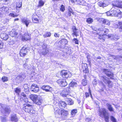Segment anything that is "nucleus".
Here are the masks:
<instances>
[{
  "label": "nucleus",
  "instance_id": "obj_54",
  "mask_svg": "<svg viewBox=\"0 0 122 122\" xmlns=\"http://www.w3.org/2000/svg\"><path fill=\"white\" fill-rule=\"evenodd\" d=\"M65 6L63 5H61L60 8V10L61 11L63 12L65 10Z\"/></svg>",
  "mask_w": 122,
  "mask_h": 122
},
{
  "label": "nucleus",
  "instance_id": "obj_31",
  "mask_svg": "<svg viewBox=\"0 0 122 122\" xmlns=\"http://www.w3.org/2000/svg\"><path fill=\"white\" fill-rule=\"evenodd\" d=\"M38 97L36 95H31L30 96V98L34 102Z\"/></svg>",
  "mask_w": 122,
  "mask_h": 122
},
{
  "label": "nucleus",
  "instance_id": "obj_63",
  "mask_svg": "<svg viewBox=\"0 0 122 122\" xmlns=\"http://www.w3.org/2000/svg\"><path fill=\"white\" fill-rule=\"evenodd\" d=\"M90 94L86 92L85 93V96L86 98L89 97V96Z\"/></svg>",
  "mask_w": 122,
  "mask_h": 122
},
{
  "label": "nucleus",
  "instance_id": "obj_24",
  "mask_svg": "<svg viewBox=\"0 0 122 122\" xmlns=\"http://www.w3.org/2000/svg\"><path fill=\"white\" fill-rule=\"evenodd\" d=\"M73 33L72 35H75V36H78L79 34V30L75 26H74L72 28Z\"/></svg>",
  "mask_w": 122,
  "mask_h": 122
},
{
  "label": "nucleus",
  "instance_id": "obj_10",
  "mask_svg": "<svg viewBox=\"0 0 122 122\" xmlns=\"http://www.w3.org/2000/svg\"><path fill=\"white\" fill-rule=\"evenodd\" d=\"M112 8H114L115 9H118L119 8H122V1L119 2L116 1L115 3H112Z\"/></svg>",
  "mask_w": 122,
  "mask_h": 122
},
{
  "label": "nucleus",
  "instance_id": "obj_17",
  "mask_svg": "<svg viewBox=\"0 0 122 122\" xmlns=\"http://www.w3.org/2000/svg\"><path fill=\"white\" fill-rule=\"evenodd\" d=\"M21 21L22 23L25 25L27 27L30 22V20L26 18H23L21 19Z\"/></svg>",
  "mask_w": 122,
  "mask_h": 122
},
{
  "label": "nucleus",
  "instance_id": "obj_35",
  "mask_svg": "<svg viewBox=\"0 0 122 122\" xmlns=\"http://www.w3.org/2000/svg\"><path fill=\"white\" fill-rule=\"evenodd\" d=\"M55 113L56 116L60 115V112L61 110L59 109L58 108H56L54 109Z\"/></svg>",
  "mask_w": 122,
  "mask_h": 122
},
{
  "label": "nucleus",
  "instance_id": "obj_32",
  "mask_svg": "<svg viewBox=\"0 0 122 122\" xmlns=\"http://www.w3.org/2000/svg\"><path fill=\"white\" fill-rule=\"evenodd\" d=\"M101 21L103 22V23L107 25H109L110 24V22L109 20H108L104 19H102Z\"/></svg>",
  "mask_w": 122,
  "mask_h": 122
},
{
  "label": "nucleus",
  "instance_id": "obj_64",
  "mask_svg": "<svg viewBox=\"0 0 122 122\" xmlns=\"http://www.w3.org/2000/svg\"><path fill=\"white\" fill-rule=\"evenodd\" d=\"M59 35L55 33L54 34V36L56 37H58L59 36Z\"/></svg>",
  "mask_w": 122,
  "mask_h": 122
},
{
  "label": "nucleus",
  "instance_id": "obj_40",
  "mask_svg": "<svg viewBox=\"0 0 122 122\" xmlns=\"http://www.w3.org/2000/svg\"><path fill=\"white\" fill-rule=\"evenodd\" d=\"M51 34L50 32H47L45 33L43 35V36L45 38L47 37H50L51 36Z\"/></svg>",
  "mask_w": 122,
  "mask_h": 122
},
{
  "label": "nucleus",
  "instance_id": "obj_44",
  "mask_svg": "<svg viewBox=\"0 0 122 122\" xmlns=\"http://www.w3.org/2000/svg\"><path fill=\"white\" fill-rule=\"evenodd\" d=\"M86 21L88 23L90 24L93 22V19L91 18H89L86 19Z\"/></svg>",
  "mask_w": 122,
  "mask_h": 122
},
{
  "label": "nucleus",
  "instance_id": "obj_18",
  "mask_svg": "<svg viewBox=\"0 0 122 122\" xmlns=\"http://www.w3.org/2000/svg\"><path fill=\"white\" fill-rule=\"evenodd\" d=\"M43 100L42 99L41 97L39 96L37 99L34 103L38 105H40L43 102Z\"/></svg>",
  "mask_w": 122,
  "mask_h": 122
},
{
  "label": "nucleus",
  "instance_id": "obj_19",
  "mask_svg": "<svg viewBox=\"0 0 122 122\" xmlns=\"http://www.w3.org/2000/svg\"><path fill=\"white\" fill-rule=\"evenodd\" d=\"M10 35L12 37H18V33L15 29H13L10 32Z\"/></svg>",
  "mask_w": 122,
  "mask_h": 122
},
{
  "label": "nucleus",
  "instance_id": "obj_8",
  "mask_svg": "<svg viewBox=\"0 0 122 122\" xmlns=\"http://www.w3.org/2000/svg\"><path fill=\"white\" fill-rule=\"evenodd\" d=\"M56 82L61 87L65 86L67 84V83L65 80L59 79Z\"/></svg>",
  "mask_w": 122,
  "mask_h": 122
},
{
  "label": "nucleus",
  "instance_id": "obj_22",
  "mask_svg": "<svg viewBox=\"0 0 122 122\" xmlns=\"http://www.w3.org/2000/svg\"><path fill=\"white\" fill-rule=\"evenodd\" d=\"M98 4L99 6L103 7H106L109 4L108 2L106 1H99L98 2Z\"/></svg>",
  "mask_w": 122,
  "mask_h": 122
},
{
  "label": "nucleus",
  "instance_id": "obj_43",
  "mask_svg": "<svg viewBox=\"0 0 122 122\" xmlns=\"http://www.w3.org/2000/svg\"><path fill=\"white\" fill-rule=\"evenodd\" d=\"M68 104L70 105H71L73 104V101L70 99H67V100Z\"/></svg>",
  "mask_w": 122,
  "mask_h": 122
},
{
  "label": "nucleus",
  "instance_id": "obj_46",
  "mask_svg": "<svg viewBox=\"0 0 122 122\" xmlns=\"http://www.w3.org/2000/svg\"><path fill=\"white\" fill-rule=\"evenodd\" d=\"M25 91H27L29 90V87L28 84H25L23 86Z\"/></svg>",
  "mask_w": 122,
  "mask_h": 122
},
{
  "label": "nucleus",
  "instance_id": "obj_7",
  "mask_svg": "<svg viewBox=\"0 0 122 122\" xmlns=\"http://www.w3.org/2000/svg\"><path fill=\"white\" fill-rule=\"evenodd\" d=\"M108 32V30L107 29L105 28L103 30L102 29H100V31L99 32V34H100L99 35V37H98L99 39H103V35H105L106 33H107Z\"/></svg>",
  "mask_w": 122,
  "mask_h": 122
},
{
  "label": "nucleus",
  "instance_id": "obj_13",
  "mask_svg": "<svg viewBox=\"0 0 122 122\" xmlns=\"http://www.w3.org/2000/svg\"><path fill=\"white\" fill-rule=\"evenodd\" d=\"M61 75L64 78H67L70 76V75L69 73L67 72V71L65 70L62 71L60 73Z\"/></svg>",
  "mask_w": 122,
  "mask_h": 122
},
{
  "label": "nucleus",
  "instance_id": "obj_59",
  "mask_svg": "<svg viewBox=\"0 0 122 122\" xmlns=\"http://www.w3.org/2000/svg\"><path fill=\"white\" fill-rule=\"evenodd\" d=\"M3 44L2 42L0 40V49L2 48L3 47Z\"/></svg>",
  "mask_w": 122,
  "mask_h": 122
},
{
  "label": "nucleus",
  "instance_id": "obj_26",
  "mask_svg": "<svg viewBox=\"0 0 122 122\" xmlns=\"http://www.w3.org/2000/svg\"><path fill=\"white\" fill-rule=\"evenodd\" d=\"M76 4L80 5H85L86 4V2L83 0H76Z\"/></svg>",
  "mask_w": 122,
  "mask_h": 122
},
{
  "label": "nucleus",
  "instance_id": "obj_20",
  "mask_svg": "<svg viewBox=\"0 0 122 122\" xmlns=\"http://www.w3.org/2000/svg\"><path fill=\"white\" fill-rule=\"evenodd\" d=\"M25 76L23 74L18 75L16 77L15 79L18 82H20L24 79Z\"/></svg>",
  "mask_w": 122,
  "mask_h": 122
},
{
  "label": "nucleus",
  "instance_id": "obj_28",
  "mask_svg": "<svg viewBox=\"0 0 122 122\" xmlns=\"http://www.w3.org/2000/svg\"><path fill=\"white\" fill-rule=\"evenodd\" d=\"M68 112L64 110H62L60 112V115L63 117L67 116L68 114Z\"/></svg>",
  "mask_w": 122,
  "mask_h": 122
},
{
  "label": "nucleus",
  "instance_id": "obj_14",
  "mask_svg": "<svg viewBox=\"0 0 122 122\" xmlns=\"http://www.w3.org/2000/svg\"><path fill=\"white\" fill-rule=\"evenodd\" d=\"M41 88L46 92H51L53 90L52 88L48 85H43L42 86Z\"/></svg>",
  "mask_w": 122,
  "mask_h": 122
},
{
  "label": "nucleus",
  "instance_id": "obj_55",
  "mask_svg": "<svg viewBox=\"0 0 122 122\" xmlns=\"http://www.w3.org/2000/svg\"><path fill=\"white\" fill-rule=\"evenodd\" d=\"M106 15L107 16H112L111 10L107 12L106 13Z\"/></svg>",
  "mask_w": 122,
  "mask_h": 122
},
{
  "label": "nucleus",
  "instance_id": "obj_52",
  "mask_svg": "<svg viewBox=\"0 0 122 122\" xmlns=\"http://www.w3.org/2000/svg\"><path fill=\"white\" fill-rule=\"evenodd\" d=\"M26 97V95L23 92L21 94V98L20 100H22V99Z\"/></svg>",
  "mask_w": 122,
  "mask_h": 122
},
{
  "label": "nucleus",
  "instance_id": "obj_37",
  "mask_svg": "<svg viewBox=\"0 0 122 122\" xmlns=\"http://www.w3.org/2000/svg\"><path fill=\"white\" fill-rule=\"evenodd\" d=\"M77 112V110L76 109H73L71 112V117H74Z\"/></svg>",
  "mask_w": 122,
  "mask_h": 122
},
{
  "label": "nucleus",
  "instance_id": "obj_50",
  "mask_svg": "<svg viewBox=\"0 0 122 122\" xmlns=\"http://www.w3.org/2000/svg\"><path fill=\"white\" fill-rule=\"evenodd\" d=\"M9 15L11 16L15 17H17L18 15H17L16 14H14L13 13H10L9 14Z\"/></svg>",
  "mask_w": 122,
  "mask_h": 122
},
{
  "label": "nucleus",
  "instance_id": "obj_30",
  "mask_svg": "<svg viewBox=\"0 0 122 122\" xmlns=\"http://www.w3.org/2000/svg\"><path fill=\"white\" fill-rule=\"evenodd\" d=\"M23 100V101L25 102V104L24 105L23 107H25V106H28V104H30V102L28 101V98L25 97L24 98H23L22 99V100Z\"/></svg>",
  "mask_w": 122,
  "mask_h": 122
},
{
  "label": "nucleus",
  "instance_id": "obj_5",
  "mask_svg": "<svg viewBox=\"0 0 122 122\" xmlns=\"http://www.w3.org/2000/svg\"><path fill=\"white\" fill-rule=\"evenodd\" d=\"M70 88L69 87L65 88L60 93V95L62 97H66L70 92Z\"/></svg>",
  "mask_w": 122,
  "mask_h": 122
},
{
  "label": "nucleus",
  "instance_id": "obj_51",
  "mask_svg": "<svg viewBox=\"0 0 122 122\" xmlns=\"http://www.w3.org/2000/svg\"><path fill=\"white\" fill-rule=\"evenodd\" d=\"M72 41L73 42L75 43V44H78L79 41L77 39L74 38L73 39Z\"/></svg>",
  "mask_w": 122,
  "mask_h": 122
},
{
  "label": "nucleus",
  "instance_id": "obj_36",
  "mask_svg": "<svg viewBox=\"0 0 122 122\" xmlns=\"http://www.w3.org/2000/svg\"><path fill=\"white\" fill-rule=\"evenodd\" d=\"M106 106H107L108 110L111 112H112L114 111V109L112 105L110 104L107 103L106 104Z\"/></svg>",
  "mask_w": 122,
  "mask_h": 122
},
{
  "label": "nucleus",
  "instance_id": "obj_25",
  "mask_svg": "<svg viewBox=\"0 0 122 122\" xmlns=\"http://www.w3.org/2000/svg\"><path fill=\"white\" fill-rule=\"evenodd\" d=\"M0 36L1 38L4 40H7L9 38L8 35L5 33H2L1 34Z\"/></svg>",
  "mask_w": 122,
  "mask_h": 122
},
{
  "label": "nucleus",
  "instance_id": "obj_34",
  "mask_svg": "<svg viewBox=\"0 0 122 122\" xmlns=\"http://www.w3.org/2000/svg\"><path fill=\"white\" fill-rule=\"evenodd\" d=\"M114 8H112L111 9L112 13V16H116L117 15V13L118 12L117 10H114ZM114 9H115L114 8Z\"/></svg>",
  "mask_w": 122,
  "mask_h": 122
},
{
  "label": "nucleus",
  "instance_id": "obj_57",
  "mask_svg": "<svg viewBox=\"0 0 122 122\" xmlns=\"http://www.w3.org/2000/svg\"><path fill=\"white\" fill-rule=\"evenodd\" d=\"M118 27L121 29H122V21L119 22L118 23Z\"/></svg>",
  "mask_w": 122,
  "mask_h": 122
},
{
  "label": "nucleus",
  "instance_id": "obj_33",
  "mask_svg": "<svg viewBox=\"0 0 122 122\" xmlns=\"http://www.w3.org/2000/svg\"><path fill=\"white\" fill-rule=\"evenodd\" d=\"M45 3V1L43 0H40L39 1L38 5L37 7H41L43 6Z\"/></svg>",
  "mask_w": 122,
  "mask_h": 122
},
{
  "label": "nucleus",
  "instance_id": "obj_2",
  "mask_svg": "<svg viewBox=\"0 0 122 122\" xmlns=\"http://www.w3.org/2000/svg\"><path fill=\"white\" fill-rule=\"evenodd\" d=\"M28 105L25 107H23V110L26 112L28 113L30 115L35 114L36 112V111L32 105L28 104Z\"/></svg>",
  "mask_w": 122,
  "mask_h": 122
},
{
  "label": "nucleus",
  "instance_id": "obj_49",
  "mask_svg": "<svg viewBox=\"0 0 122 122\" xmlns=\"http://www.w3.org/2000/svg\"><path fill=\"white\" fill-rule=\"evenodd\" d=\"M7 119L6 117H1V120L3 122H6L7 121Z\"/></svg>",
  "mask_w": 122,
  "mask_h": 122
},
{
  "label": "nucleus",
  "instance_id": "obj_4",
  "mask_svg": "<svg viewBox=\"0 0 122 122\" xmlns=\"http://www.w3.org/2000/svg\"><path fill=\"white\" fill-rule=\"evenodd\" d=\"M0 106L2 108L1 110L2 113L5 116L9 115L10 112V108L5 105L1 104Z\"/></svg>",
  "mask_w": 122,
  "mask_h": 122
},
{
  "label": "nucleus",
  "instance_id": "obj_41",
  "mask_svg": "<svg viewBox=\"0 0 122 122\" xmlns=\"http://www.w3.org/2000/svg\"><path fill=\"white\" fill-rule=\"evenodd\" d=\"M21 90V89L18 87L15 88L14 89L15 92L18 95H19V94Z\"/></svg>",
  "mask_w": 122,
  "mask_h": 122
},
{
  "label": "nucleus",
  "instance_id": "obj_38",
  "mask_svg": "<svg viewBox=\"0 0 122 122\" xmlns=\"http://www.w3.org/2000/svg\"><path fill=\"white\" fill-rule=\"evenodd\" d=\"M48 50L47 48H45L43 49L42 52V54L44 56H45L47 54H49V53H48Z\"/></svg>",
  "mask_w": 122,
  "mask_h": 122
},
{
  "label": "nucleus",
  "instance_id": "obj_53",
  "mask_svg": "<svg viewBox=\"0 0 122 122\" xmlns=\"http://www.w3.org/2000/svg\"><path fill=\"white\" fill-rule=\"evenodd\" d=\"M110 118L111 120L113 122H117L116 120L113 116H111Z\"/></svg>",
  "mask_w": 122,
  "mask_h": 122
},
{
  "label": "nucleus",
  "instance_id": "obj_3",
  "mask_svg": "<svg viewBox=\"0 0 122 122\" xmlns=\"http://www.w3.org/2000/svg\"><path fill=\"white\" fill-rule=\"evenodd\" d=\"M106 111L105 108L100 109L99 114L100 117L102 118H104L106 122H108L109 117L108 115H106Z\"/></svg>",
  "mask_w": 122,
  "mask_h": 122
},
{
  "label": "nucleus",
  "instance_id": "obj_62",
  "mask_svg": "<svg viewBox=\"0 0 122 122\" xmlns=\"http://www.w3.org/2000/svg\"><path fill=\"white\" fill-rule=\"evenodd\" d=\"M91 120V119L89 118H86L85 119V120L87 122H90Z\"/></svg>",
  "mask_w": 122,
  "mask_h": 122
},
{
  "label": "nucleus",
  "instance_id": "obj_61",
  "mask_svg": "<svg viewBox=\"0 0 122 122\" xmlns=\"http://www.w3.org/2000/svg\"><path fill=\"white\" fill-rule=\"evenodd\" d=\"M6 7H5V6H4L0 9V10H1L2 9L3 10V11H6V10H5V9L6 10Z\"/></svg>",
  "mask_w": 122,
  "mask_h": 122
},
{
  "label": "nucleus",
  "instance_id": "obj_16",
  "mask_svg": "<svg viewBox=\"0 0 122 122\" xmlns=\"http://www.w3.org/2000/svg\"><path fill=\"white\" fill-rule=\"evenodd\" d=\"M11 120L13 122H17L18 120L16 114L15 113L11 114L10 115Z\"/></svg>",
  "mask_w": 122,
  "mask_h": 122
},
{
  "label": "nucleus",
  "instance_id": "obj_56",
  "mask_svg": "<svg viewBox=\"0 0 122 122\" xmlns=\"http://www.w3.org/2000/svg\"><path fill=\"white\" fill-rule=\"evenodd\" d=\"M66 53L67 55H70L71 54L72 51L69 48L68 50L66 52Z\"/></svg>",
  "mask_w": 122,
  "mask_h": 122
},
{
  "label": "nucleus",
  "instance_id": "obj_15",
  "mask_svg": "<svg viewBox=\"0 0 122 122\" xmlns=\"http://www.w3.org/2000/svg\"><path fill=\"white\" fill-rule=\"evenodd\" d=\"M68 43V41L65 39H63L60 40L59 43V44H61L60 47L61 48H63L65 45Z\"/></svg>",
  "mask_w": 122,
  "mask_h": 122
},
{
  "label": "nucleus",
  "instance_id": "obj_12",
  "mask_svg": "<svg viewBox=\"0 0 122 122\" xmlns=\"http://www.w3.org/2000/svg\"><path fill=\"white\" fill-rule=\"evenodd\" d=\"M27 49L26 47L24 46L20 50V56L21 57H23L25 56L27 52Z\"/></svg>",
  "mask_w": 122,
  "mask_h": 122
},
{
  "label": "nucleus",
  "instance_id": "obj_58",
  "mask_svg": "<svg viewBox=\"0 0 122 122\" xmlns=\"http://www.w3.org/2000/svg\"><path fill=\"white\" fill-rule=\"evenodd\" d=\"M86 57L87 59V61L89 62H90V56L89 54H87Z\"/></svg>",
  "mask_w": 122,
  "mask_h": 122
},
{
  "label": "nucleus",
  "instance_id": "obj_23",
  "mask_svg": "<svg viewBox=\"0 0 122 122\" xmlns=\"http://www.w3.org/2000/svg\"><path fill=\"white\" fill-rule=\"evenodd\" d=\"M22 3L21 2H16V5L15 9L16 10V12L18 13L19 12V8L21 7L22 6Z\"/></svg>",
  "mask_w": 122,
  "mask_h": 122
},
{
  "label": "nucleus",
  "instance_id": "obj_42",
  "mask_svg": "<svg viewBox=\"0 0 122 122\" xmlns=\"http://www.w3.org/2000/svg\"><path fill=\"white\" fill-rule=\"evenodd\" d=\"M92 29L94 30L96 32H95V33H96V34L98 35L100 34L99 33V32L100 31V29H97L94 27H92Z\"/></svg>",
  "mask_w": 122,
  "mask_h": 122
},
{
  "label": "nucleus",
  "instance_id": "obj_29",
  "mask_svg": "<svg viewBox=\"0 0 122 122\" xmlns=\"http://www.w3.org/2000/svg\"><path fill=\"white\" fill-rule=\"evenodd\" d=\"M66 104L64 102H60L58 103V105L61 108L63 109L66 106Z\"/></svg>",
  "mask_w": 122,
  "mask_h": 122
},
{
  "label": "nucleus",
  "instance_id": "obj_27",
  "mask_svg": "<svg viewBox=\"0 0 122 122\" xmlns=\"http://www.w3.org/2000/svg\"><path fill=\"white\" fill-rule=\"evenodd\" d=\"M38 16L36 14H34L32 16V20H34L36 21V22H33L34 23H37L38 22L39 20L38 19Z\"/></svg>",
  "mask_w": 122,
  "mask_h": 122
},
{
  "label": "nucleus",
  "instance_id": "obj_48",
  "mask_svg": "<svg viewBox=\"0 0 122 122\" xmlns=\"http://www.w3.org/2000/svg\"><path fill=\"white\" fill-rule=\"evenodd\" d=\"M82 84L84 86L86 85L87 83L86 80V79H84L82 80Z\"/></svg>",
  "mask_w": 122,
  "mask_h": 122
},
{
  "label": "nucleus",
  "instance_id": "obj_45",
  "mask_svg": "<svg viewBox=\"0 0 122 122\" xmlns=\"http://www.w3.org/2000/svg\"><path fill=\"white\" fill-rule=\"evenodd\" d=\"M1 80L4 82L7 81L8 80L7 77L6 76H4L1 78Z\"/></svg>",
  "mask_w": 122,
  "mask_h": 122
},
{
  "label": "nucleus",
  "instance_id": "obj_9",
  "mask_svg": "<svg viewBox=\"0 0 122 122\" xmlns=\"http://www.w3.org/2000/svg\"><path fill=\"white\" fill-rule=\"evenodd\" d=\"M30 90L34 92H37L39 91V88L36 84H32L30 87Z\"/></svg>",
  "mask_w": 122,
  "mask_h": 122
},
{
  "label": "nucleus",
  "instance_id": "obj_11",
  "mask_svg": "<svg viewBox=\"0 0 122 122\" xmlns=\"http://www.w3.org/2000/svg\"><path fill=\"white\" fill-rule=\"evenodd\" d=\"M81 67L82 69L81 68V70L83 71V73H86L88 72L89 70L86 64L82 63Z\"/></svg>",
  "mask_w": 122,
  "mask_h": 122
},
{
  "label": "nucleus",
  "instance_id": "obj_47",
  "mask_svg": "<svg viewBox=\"0 0 122 122\" xmlns=\"http://www.w3.org/2000/svg\"><path fill=\"white\" fill-rule=\"evenodd\" d=\"M76 82H75L72 81L69 84L70 86L71 87H74L76 86Z\"/></svg>",
  "mask_w": 122,
  "mask_h": 122
},
{
  "label": "nucleus",
  "instance_id": "obj_1",
  "mask_svg": "<svg viewBox=\"0 0 122 122\" xmlns=\"http://www.w3.org/2000/svg\"><path fill=\"white\" fill-rule=\"evenodd\" d=\"M103 71L108 77L107 79V77L105 76H101L100 79L104 82L106 84H107L109 88H111L112 86L113 83L109 79L113 78L114 74L112 73L109 70L106 69H104L103 70Z\"/></svg>",
  "mask_w": 122,
  "mask_h": 122
},
{
  "label": "nucleus",
  "instance_id": "obj_21",
  "mask_svg": "<svg viewBox=\"0 0 122 122\" xmlns=\"http://www.w3.org/2000/svg\"><path fill=\"white\" fill-rule=\"evenodd\" d=\"M108 37L111 40H117L119 38V36L116 35L109 34L108 36Z\"/></svg>",
  "mask_w": 122,
  "mask_h": 122
},
{
  "label": "nucleus",
  "instance_id": "obj_60",
  "mask_svg": "<svg viewBox=\"0 0 122 122\" xmlns=\"http://www.w3.org/2000/svg\"><path fill=\"white\" fill-rule=\"evenodd\" d=\"M92 83L93 85H96L97 83V80L96 79H94L93 81H92Z\"/></svg>",
  "mask_w": 122,
  "mask_h": 122
},
{
  "label": "nucleus",
  "instance_id": "obj_6",
  "mask_svg": "<svg viewBox=\"0 0 122 122\" xmlns=\"http://www.w3.org/2000/svg\"><path fill=\"white\" fill-rule=\"evenodd\" d=\"M20 37L22 38V40L23 41L29 40L31 39V34H29L28 32L25 33L23 36L22 35L20 34Z\"/></svg>",
  "mask_w": 122,
  "mask_h": 122
},
{
  "label": "nucleus",
  "instance_id": "obj_39",
  "mask_svg": "<svg viewBox=\"0 0 122 122\" xmlns=\"http://www.w3.org/2000/svg\"><path fill=\"white\" fill-rule=\"evenodd\" d=\"M118 11L117 15L116 16L118 17V18H121L122 17V12L119 9H117Z\"/></svg>",
  "mask_w": 122,
  "mask_h": 122
}]
</instances>
